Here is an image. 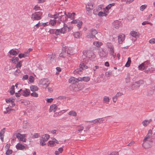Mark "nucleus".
I'll return each instance as SVG.
<instances>
[{
  "label": "nucleus",
  "mask_w": 155,
  "mask_h": 155,
  "mask_svg": "<svg viewBox=\"0 0 155 155\" xmlns=\"http://www.w3.org/2000/svg\"><path fill=\"white\" fill-rule=\"evenodd\" d=\"M21 95L26 97L29 96L30 94V91L29 90L27 89H25L24 90H22L21 93Z\"/></svg>",
  "instance_id": "2eb2a0df"
},
{
  "label": "nucleus",
  "mask_w": 155,
  "mask_h": 155,
  "mask_svg": "<svg viewBox=\"0 0 155 155\" xmlns=\"http://www.w3.org/2000/svg\"><path fill=\"white\" fill-rule=\"evenodd\" d=\"M107 47L110 49H114L113 45L111 43H107Z\"/></svg>",
  "instance_id": "c03bdc74"
},
{
  "label": "nucleus",
  "mask_w": 155,
  "mask_h": 155,
  "mask_svg": "<svg viewBox=\"0 0 155 155\" xmlns=\"http://www.w3.org/2000/svg\"><path fill=\"white\" fill-rule=\"evenodd\" d=\"M28 75L26 74L23 76L22 78V80L24 81L28 79Z\"/></svg>",
  "instance_id": "e2e57ef3"
},
{
  "label": "nucleus",
  "mask_w": 155,
  "mask_h": 155,
  "mask_svg": "<svg viewBox=\"0 0 155 155\" xmlns=\"http://www.w3.org/2000/svg\"><path fill=\"white\" fill-rule=\"evenodd\" d=\"M33 10L35 11H38L41 10V8L39 5H36L33 8Z\"/></svg>",
  "instance_id": "79ce46f5"
},
{
  "label": "nucleus",
  "mask_w": 155,
  "mask_h": 155,
  "mask_svg": "<svg viewBox=\"0 0 155 155\" xmlns=\"http://www.w3.org/2000/svg\"><path fill=\"white\" fill-rule=\"evenodd\" d=\"M5 154L7 155H10L12 153V150L11 149H8L6 150Z\"/></svg>",
  "instance_id": "de8ad7c7"
},
{
  "label": "nucleus",
  "mask_w": 155,
  "mask_h": 155,
  "mask_svg": "<svg viewBox=\"0 0 155 155\" xmlns=\"http://www.w3.org/2000/svg\"><path fill=\"white\" fill-rule=\"evenodd\" d=\"M93 13L95 15H98L100 17L106 16L108 14L107 10H105L102 6H100L96 9L93 11Z\"/></svg>",
  "instance_id": "f257e3e1"
},
{
  "label": "nucleus",
  "mask_w": 155,
  "mask_h": 155,
  "mask_svg": "<svg viewBox=\"0 0 155 155\" xmlns=\"http://www.w3.org/2000/svg\"><path fill=\"white\" fill-rule=\"evenodd\" d=\"M140 81H138L133 83L131 86V89L134 90L138 88L140 85Z\"/></svg>",
  "instance_id": "ddd939ff"
},
{
  "label": "nucleus",
  "mask_w": 155,
  "mask_h": 155,
  "mask_svg": "<svg viewBox=\"0 0 155 155\" xmlns=\"http://www.w3.org/2000/svg\"><path fill=\"white\" fill-rule=\"evenodd\" d=\"M19 141L26 142V135L25 134H21L19 133H15L14 134Z\"/></svg>",
  "instance_id": "7ed1b4c3"
},
{
  "label": "nucleus",
  "mask_w": 155,
  "mask_h": 155,
  "mask_svg": "<svg viewBox=\"0 0 155 155\" xmlns=\"http://www.w3.org/2000/svg\"><path fill=\"white\" fill-rule=\"evenodd\" d=\"M87 37L88 38H94L95 37V36H94L92 34L91 32L90 31V32L87 35Z\"/></svg>",
  "instance_id": "ea45409f"
},
{
  "label": "nucleus",
  "mask_w": 155,
  "mask_h": 155,
  "mask_svg": "<svg viewBox=\"0 0 155 155\" xmlns=\"http://www.w3.org/2000/svg\"><path fill=\"white\" fill-rule=\"evenodd\" d=\"M77 131H76L78 133H81L83 130L84 129V127L81 125L77 127Z\"/></svg>",
  "instance_id": "a878e982"
},
{
  "label": "nucleus",
  "mask_w": 155,
  "mask_h": 155,
  "mask_svg": "<svg viewBox=\"0 0 155 155\" xmlns=\"http://www.w3.org/2000/svg\"><path fill=\"white\" fill-rule=\"evenodd\" d=\"M91 31L92 34L94 36H95V35L97 33V31L94 29H92L91 30Z\"/></svg>",
  "instance_id": "8fccbe9b"
},
{
  "label": "nucleus",
  "mask_w": 155,
  "mask_h": 155,
  "mask_svg": "<svg viewBox=\"0 0 155 155\" xmlns=\"http://www.w3.org/2000/svg\"><path fill=\"white\" fill-rule=\"evenodd\" d=\"M74 35L75 38H79L82 35V34L80 32H76L74 33Z\"/></svg>",
  "instance_id": "c85d7f7f"
},
{
  "label": "nucleus",
  "mask_w": 155,
  "mask_h": 155,
  "mask_svg": "<svg viewBox=\"0 0 155 155\" xmlns=\"http://www.w3.org/2000/svg\"><path fill=\"white\" fill-rule=\"evenodd\" d=\"M83 81L87 82L89 81L90 78L89 77H83Z\"/></svg>",
  "instance_id": "37998d69"
},
{
  "label": "nucleus",
  "mask_w": 155,
  "mask_h": 155,
  "mask_svg": "<svg viewBox=\"0 0 155 155\" xmlns=\"http://www.w3.org/2000/svg\"><path fill=\"white\" fill-rule=\"evenodd\" d=\"M86 8L87 14L89 15H91V11L93 9V4L89 3L86 5Z\"/></svg>",
  "instance_id": "6e6552de"
},
{
  "label": "nucleus",
  "mask_w": 155,
  "mask_h": 155,
  "mask_svg": "<svg viewBox=\"0 0 155 155\" xmlns=\"http://www.w3.org/2000/svg\"><path fill=\"white\" fill-rule=\"evenodd\" d=\"M99 54L100 57H103L106 56L105 53L103 50L100 51L99 52Z\"/></svg>",
  "instance_id": "c9c22d12"
},
{
  "label": "nucleus",
  "mask_w": 155,
  "mask_h": 155,
  "mask_svg": "<svg viewBox=\"0 0 155 155\" xmlns=\"http://www.w3.org/2000/svg\"><path fill=\"white\" fill-rule=\"evenodd\" d=\"M69 54L68 51L66 52V49L64 48L61 52L59 56L61 57L65 58L67 57L69 55Z\"/></svg>",
  "instance_id": "1a4fd4ad"
},
{
  "label": "nucleus",
  "mask_w": 155,
  "mask_h": 155,
  "mask_svg": "<svg viewBox=\"0 0 155 155\" xmlns=\"http://www.w3.org/2000/svg\"><path fill=\"white\" fill-rule=\"evenodd\" d=\"M69 82L70 83L73 84L72 86L74 87L73 89L74 91H76L79 90L78 89V88L77 85L74 84L77 83L76 78L74 77H71L69 80Z\"/></svg>",
  "instance_id": "39448f33"
},
{
  "label": "nucleus",
  "mask_w": 155,
  "mask_h": 155,
  "mask_svg": "<svg viewBox=\"0 0 155 155\" xmlns=\"http://www.w3.org/2000/svg\"><path fill=\"white\" fill-rule=\"evenodd\" d=\"M130 34L133 37L136 38H138L140 36V34L138 32L133 31H131Z\"/></svg>",
  "instance_id": "dca6fc26"
},
{
  "label": "nucleus",
  "mask_w": 155,
  "mask_h": 155,
  "mask_svg": "<svg viewBox=\"0 0 155 155\" xmlns=\"http://www.w3.org/2000/svg\"><path fill=\"white\" fill-rule=\"evenodd\" d=\"M22 61H20L19 62H18L16 66V67L17 68L21 69V67L22 66Z\"/></svg>",
  "instance_id": "4c0bfd02"
},
{
  "label": "nucleus",
  "mask_w": 155,
  "mask_h": 155,
  "mask_svg": "<svg viewBox=\"0 0 155 155\" xmlns=\"http://www.w3.org/2000/svg\"><path fill=\"white\" fill-rule=\"evenodd\" d=\"M53 99L52 98H48L46 100V101L49 103H51L53 101Z\"/></svg>",
  "instance_id": "338daca9"
},
{
  "label": "nucleus",
  "mask_w": 155,
  "mask_h": 155,
  "mask_svg": "<svg viewBox=\"0 0 155 155\" xmlns=\"http://www.w3.org/2000/svg\"><path fill=\"white\" fill-rule=\"evenodd\" d=\"M112 73L108 71L106 72L105 73V75L107 77H109L111 75Z\"/></svg>",
  "instance_id": "052dcab7"
},
{
  "label": "nucleus",
  "mask_w": 155,
  "mask_h": 155,
  "mask_svg": "<svg viewBox=\"0 0 155 155\" xmlns=\"http://www.w3.org/2000/svg\"><path fill=\"white\" fill-rule=\"evenodd\" d=\"M9 92L11 95H13L15 93V86L12 85L10 89Z\"/></svg>",
  "instance_id": "f704fd0d"
},
{
  "label": "nucleus",
  "mask_w": 155,
  "mask_h": 155,
  "mask_svg": "<svg viewBox=\"0 0 155 155\" xmlns=\"http://www.w3.org/2000/svg\"><path fill=\"white\" fill-rule=\"evenodd\" d=\"M38 133H35L33 135L32 137L34 138H36L38 137Z\"/></svg>",
  "instance_id": "774afa93"
},
{
  "label": "nucleus",
  "mask_w": 155,
  "mask_h": 155,
  "mask_svg": "<svg viewBox=\"0 0 155 155\" xmlns=\"http://www.w3.org/2000/svg\"><path fill=\"white\" fill-rule=\"evenodd\" d=\"M59 14H56L54 15H51L49 14H48V16L51 18H54V19H57L58 18L59 16Z\"/></svg>",
  "instance_id": "5701e85b"
},
{
  "label": "nucleus",
  "mask_w": 155,
  "mask_h": 155,
  "mask_svg": "<svg viewBox=\"0 0 155 155\" xmlns=\"http://www.w3.org/2000/svg\"><path fill=\"white\" fill-rule=\"evenodd\" d=\"M74 73L75 74H81L82 73V71L80 70V68L77 69L74 71Z\"/></svg>",
  "instance_id": "58836bf2"
},
{
  "label": "nucleus",
  "mask_w": 155,
  "mask_h": 155,
  "mask_svg": "<svg viewBox=\"0 0 155 155\" xmlns=\"http://www.w3.org/2000/svg\"><path fill=\"white\" fill-rule=\"evenodd\" d=\"M10 146H11V144L10 143H9L7 144L5 147V150H6L9 149L10 147Z\"/></svg>",
  "instance_id": "680f3d73"
},
{
  "label": "nucleus",
  "mask_w": 155,
  "mask_h": 155,
  "mask_svg": "<svg viewBox=\"0 0 155 155\" xmlns=\"http://www.w3.org/2000/svg\"><path fill=\"white\" fill-rule=\"evenodd\" d=\"M50 137V136L48 134H45L42 136V139L40 142V144L44 146L46 144L45 142H46Z\"/></svg>",
  "instance_id": "423d86ee"
},
{
  "label": "nucleus",
  "mask_w": 155,
  "mask_h": 155,
  "mask_svg": "<svg viewBox=\"0 0 155 155\" xmlns=\"http://www.w3.org/2000/svg\"><path fill=\"white\" fill-rule=\"evenodd\" d=\"M73 20V21L71 22V24H77L78 21H79L77 20H75L74 19Z\"/></svg>",
  "instance_id": "bf43d9fd"
},
{
  "label": "nucleus",
  "mask_w": 155,
  "mask_h": 155,
  "mask_svg": "<svg viewBox=\"0 0 155 155\" xmlns=\"http://www.w3.org/2000/svg\"><path fill=\"white\" fill-rule=\"evenodd\" d=\"M64 14L68 18H70L71 19H74V16L75 15V14L74 13H68L67 14H66V12H65Z\"/></svg>",
  "instance_id": "f3484780"
},
{
  "label": "nucleus",
  "mask_w": 155,
  "mask_h": 155,
  "mask_svg": "<svg viewBox=\"0 0 155 155\" xmlns=\"http://www.w3.org/2000/svg\"><path fill=\"white\" fill-rule=\"evenodd\" d=\"M125 38V35L123 34L119 35L118 37V41L119 44H121L124 41Z\"/></svg>",
  "instance_id": "9b49d317"
},
{
  "label": "nucleus",
  "mask_w": 155,
  "mask_h": 155,
  "mask_svg": "<svg viewBox=\"0 0 155 155\" xmlns=\"http://www.w3.org/2000/svg\"><path fill=\"white\" fill-rule=\"evenodd\" d=\"M115 5L114 3H112L108 5L107 6H106L105 8H103L104 9L106 10H107L108 11V13H109V10L111 8V7L114 6Z\"/></svg>",
  "instance_id": "bb28decb"
},
{
  "label": "nucleus",
  "mask_w": 155,
  "mask_h": 155,
  "mask_svg": "<svg viewBox=\"0 0 155 155\" xmlns=\"http://www.w3.org/2000/svg\"><path fill=\"white\" fill-rule=\"evenodd\" d=\"M110 54L111 55L113 56L114 58H115V55L114 54V49H110Z\"/></svg>",
  "instance_id": "49530a36"
},
{
  "label": "nucleus",
  "mask_w": 155,
  "mask_h": 155,
  "mask_svg": "<svg viewBox=\"0 0 155 155\" xmlns=\"http://www.w3.org/2000/svg\"><path fill=\"white\" fill-rule=\"evenodd\" d=\"M67 26L66 24H64V26L60 30L61 33L65 34L67 32Z\"/></svg>",
  "instance_id": "aec40b11"
},
{
  "label": "nucleus",
  "mask_w": 155,
  "mask_h": 155,
  "mask_svg": "<svg viewBox=\"0 0 155 155\" xmlns=\"http://www.w3.org/2000/svg\"><path fill=\"white\" fill-rule=\"evenodd\" d=\"M120 22L116 20L114 22V28H119Z\"/></svg>",
  "instance_id": "2f4dec72"
},
{
  "label": "nucleus",
  "mask_w": 155,
  "mask_h": 155,
  "mask_svg": "<svg viewBox=\"0 0 155 155\" xmlns=\"http://www.w3.org/2000/svg\"><path fill=\"white\" fill-rule=\"evenodd\" d=\"M142 25H144L146 24H150L151 25H152V24L151 22H149L147 21H145L142 23Z\"/></svg>",
  "instance_id": "4d7b16f0"
},
{
  "label": "nucleus",
  "mask_w": 155,
  "mask_h": 155,
  "mask_svg": "<svg viewBox=\"0 0 155 155\" xmlns=\"http://www.w3.org/2000/svg\"><path fill=\"white\" fill-rule=\"evenodd\" d=\"M22 91V89H20L19 91H18V92L15 93V96L16 97H19L21 94L20 92Z\"/></svg>",
  "instance_id": "09e8293b"
},
{
  "label": "nucleus",
  "mask_w": 155,
  "mask_h": 155,
  "mask_svg": "<svg viewBox=\"0 0 155 155\" xmlns=\"http://www.w3.org/2000/svg\"><path fill=\"white\" fill-rule=\"evenodd\" d=\"M15 109L8 107L6 108V111H4V112L5 114L9 113L11 111H15Z\"/></svg>",
  "instance_id": "b1692460"
},
{
  "label": "nucleus",
  "mask_w": 155,
  "mask_h": 155,
  "mask_svg": "<svg viewBox=\"0 0 155 155\" xmlns=\"http://www.w3.org/2000/svg\"><path fill=\"white\" fill-rule=\"evenodd\" d=\"M68 114L71 116L75 117L77 115L76 112L74 110H71L68 113Z\"/></svg>",
  "instance_id": "c756f323"
},
{
  "label": "nucleus",
  "mask_w": 155,
  "mask_h": 155,
  "mask_svg": "<svg viewBox=\"0 0 155 155\" xmlns=\"http://www.w3.org/2000/svg\"><path fill=\"white\" fill-rule=\"evenodd\" d=\"M16 149L18 150H24L26 149L25 146L23 144L18 143L16 146Z\"/></svg>",
  "instance_id": "f8f14e48"
},
{
  "label": "nucleus",
  "mask_w": 155,
  "mask_h": 155,
  "mask_svg": "<svg viewBox=\"0 0 155 155\" xmlns=\"http://www.w3.org/2000/svg\"><path fill=\"white\" fill-rule=\"evenodd\" d=\"M147 5L146 4L141 5L140 8V10L141 11H143L146 8Z\"/></svg>",
  "instance_id": "a18cd8bd"
},
{
  "label": "nucleus",
  "mask_w": 155,
  "mask_h": 155,
  "mask_svg": "<svg viewBox=\"0 0 155 155\" xmlns=\"http://www.w3.org/2000/svg\"><path fill=\"white\" fill-rule=\"evenodd\" d=\"M18 57H12L9 60V61L10 62L15 64H16V63L18 62Z\"/></svg>",
  "instance_id": "412c9836"
},
{
  "label": "nucleus",
  "mask_w": 155,
  "mask_h": 155,
  "mask_svg": "<svg viewBox=\"0 0 155 155\" xmlns=\"http://www.w3.org/2000/svg\"><path fill=\"white\" fill-rule=\"evenodd\" d=\"M30 89L31 91H36L38 90V88L37 86L32 85L30 87Z\"/></svg>",
  "instance_id": "473e14b6"
},
{
  "label": "nucleus",
  "mask_w": 155,
  "mask_h": 155,
  "mask_svg": "<svg viewBox=\"0 0 155 155\" xmlns=\"http://www.w3.org/2000/svg\"><path fill=\"white\" fill-rule=\"evenodd\" d=\"M51 140L48 142V146L49 147H52L56 146L57 144L59 143L58 141L55 138L51 139Z\"/></svg>",
  "instance_id": "0eeeda50"
},
{
  "label": "nucleus",
  "mask_w": 155,
  "mask_h": 155,
  "mask_svg": "<svg viewBox=\"0 0 155 155\" xmlns=\"http://www.w3.org/2000/svg\"><path fill=\"white\" fill-rule=\"evenodd\" d=\"M49 84L48 79L44 78L39 81L38 84L44 88H46L48 86Z\"/></svg>",
  "instance_id": "f03ea898"
},
{
  "label": "nucleus",
  "mask_w": 155,
  "mask_h": 155,
  "mask_svg": "<svg viewBox=\"0 0 155 155\" xmlns=\"http://www.w3.org/2000/svg\"><path fill=\"white\" fill-rule=\"evenodd\" d=\"M5 130V128H3L0 131V136L4 135Z\"/></svg>",
  "instance_id": "5fc2aeb1"
},
{
  "label": "nucleus",
  "mask_w": 155,
  "mask_h": 155,
  "mask_svg": "<svg viewBox=\"0 0 155 155\" xmlns=\"http://www.w3.org/2000/svg\"><path fill=\"white\" fill-rule=\"evenodd\" d=\"M42 13L41 12H36L31 15V18L33 21L39 20L41 18Z\"/></svg>",
  "instance_id": "20e7f679"
},
{
  "label": "nucleus",
  "mask_w": 155,
  "mask_h": 155,
  "mask_svg": "<svg viewBox=\"0 0 155 155\" xmlns=\"http://www.w3.org/2000/svg\"><path fill=\"white\" fill-rule=\"evenodd\" d=\"M34 79V78L32 76H30L29 78V81L31 83H33Z\"/></svg>",
  "instance_id": "3c124183"
},
{
  "label": "nucleus",
  "mask_w": 155,
  "mask_h": 155,
  "mask_svg": "<svg viewBox=\"0 0 155 155\" xmlns=\"http://www.w3.org/2000/svg\"><path fill=\"white\" fill-rule=\"evenodd\" d=\"M80 70H82L86 69L87 68V66L85 65L84 64L82 63H81L79 65V66Z\"/></svg>",
  "instance_id": "cd10ccee"
},
{
  "label": "nucleus",
  "mask_w": 155,
  "mask_h": 155,
  "mask_svg": "<svg viewBox=\"0 0 155 155\" xmlns=\"http://www.w3.org/2000/svg\"><path fill=\"white\" fill-rule=\"evenodd\" d=\"M83 22L81 21H79L77 23V26L79 29H80L81 27Z\"/></svg>",
  "instance_id": "a19ab883"
},
{
  "label": "nucleus",
  "mask_w": 155,
  "mask_h": 155,
  "mask_svg": "<svg viewBox=\"0 0 155 155\" xmlns=\"http://www.w3.org/2000/svg\"><path fill=\"white\" fill-rule=\"evenodd\" d=\"M19 68L15 72V74L16 75H18L21 73V71Z\"/></svg>",
  "instance_id": "603ef678"
},
{
  "label": "nucleus",
  "mask_w": 155,
  "mask_h": 155,
  "mask_svg": "<svg viewBox=\"0 0 155 155\" xmlns=\"http://www.w3.org/2000/svg\"><path fill=\"white\" fill-rule=\"evenodd\" d=\"M61 33L60 32V29H57L55 30V34L56 35H59Z\"/></svg>",
  "instance_id": "69168bd1"
},
{
  "label": "nucleus",
  "mask_w": 155,
  "mask_h": 155,
  "mask_svg": "<svg viewBox=\"0 0 155 155\" xmlns=\"http://www.w3.org/2000/svg\"><path fill=\"white\" fill-rule=\"evenodd\" d=\"M109 100L110 99L109 97H104L103 99L104 102L106 103H108Z\"/></svg>",
  "instance_id": "6e6d98bb"
},
{
  "label": "nucleus",
  "mask_w": 155,
  "mask_h": 155,
  "mask_svg": "<svg viewBox=\"0 0 155 155\" xmlns=\"http://www.w3.org/2000/svg\"><path fill=\"white\" fill-rule=\"evenodd\" d=\"M31 96L34 97H37L38 96V95L37 93L33 92L31 94Z\"/></svg>",
  "instance_id": "0e129e2a"
},
{
  "label": "nucleus",
  "mask_w": 155,
  "mask_h": 155,
  "mask_svg": "<svg viewBox=\"0 0 155 155\" xmlns=\"http://www.w3.org/2000/svg\"><path fill=\"white\" fill-rule=\"evenodd\" d=\"M19 53V51H16L14 49H11L9 52V53L10 55L14 56H16Z\"/></svg>",
  "instance_id": "6ab92c4d"
},
{
  "label": "nucleus",
  "mask_w": 155,
  "mask_h": 155,
  "mask_svg": "<svg viewBox=\"0 0 155 155\" xmlns=\"http://www.w3.org/2000/svg\"><path fill=\"white\" fill-rule=\"evenodd\" d=\"M56 20H50L49 23V25L50 24L51 25L54 26L56 24Z\"/></svg>",
  "instance_id": "72a5a7b5"
},
{
  "label": "nucleus",
  "mask_w": 155,
  "mask_h": 155,
  "mask_svg": "<svg viewBox=\"0 0 155 155\" xmlns=\"http://www.w3.org/2000/svg\"><path fill=\"white\" fill-rule=\"evenodd\" d=\"M15 100V99L13 98V97H10L5 99L7 103H11V104L12 105H10L11 107H13L15 106V104L14 103Z\"/></svg>",
  "instance_id": "9d476101"
},
{
  "label": "nucleus",
  "mask_w": 155,
  "mask_h": 155,
  "mask_svg": "<svg viewBox=\"0 0 155 155\" xmlns=\"http://www.w3.org/2000/svg\"><path fill=\"white\" fill-rule=\"evenodd\" d=\"M28 54L26 52H25L23 53H20L18 55V57L20 58H25L26 57H28Z\"/></svg>",
  "instance_id": "4be33fe9"
},
{
  "label": "nucleus",
  "mask_w": 155,
  "mask_h": 155,
  "mask_svg": "<svg viewBox=\"0 0 155 155\" xmlns=\"http://www.w3.org/2000/svg\"><path fill=\"white\" fill-rule=\"evenodd\" d=\"M149 43L151 44H155V38H152L149 41Z\"/></svg>",
  "instance_id": "864d4df0"
},
{
  "label": "nucleus",
  "mask_w": 155,
  "mask_h": 155,
  "mask_svg": "<svg viewBox=\"0 0 155 155\" xmlns=\"http://www.w3.org/2000/svg\"><path fill=\"white\" fill-rule=\"evenodd\" d=\"M89 122L90 123H93L94 124L98 123V119H96L94 120L90 121H89Z\"/></svg>",
  "instance_id": "13d9d810"
},
{
  "label": "nucleus",
  "mask_w": 155,
  "mask_h": 155,
  "mask_svg": "<svg viewBox=\"0 0 155 155\" xmlns=\"http://www.w3.org/2000/svg\"><path fill=\"white\" fill-rule=\"evenodd\" d=\"M57 106L56 104H53L51 105L49 109V112H55L57 110Z\"/></svg>",
  "instance_id": "a211bd4d"
},
{
  "label": "nucleus",
  "mask_w": 155,
  "mask_h": 155,
  "mask_svg": "<svg viewBox=\"0 0 155 155\" xmlns=\"http://www.w3.org/2000/svg\"><path fill=\"white\" fill-rule=\"evenodd\" d=\"M131 62V58H130L129 57L128 58L127 61L125 65V66L127 67H129L130 65Z\"/></svg>",
  "instance_id": "e433bc0d"
},
{
  "label": "nucleus",
  "mask_w": 155,
  "mask_h": 155,
  "mask_svg": "<svg viewBox=\"0 0 155 155\" xmlns=\"http://www.w3.org/2000/svg\"><path fill=\"white\" fill-rule=\"evenodd\" d=\"M145 62H144L142 63L138 67V69L139 70L143 71V70L145 68Z\"/></svg>",
  "instance_id": "7c9ffc66"
},
{
  "label": "nucleus",
  "mask_w": 155,
  "mask_h": 155,
  "mask_svg": "<svg viewBox=\"0 0 155 155\" xmlns=\"http://www.w3.org/2000/svg\"><path fill=\"white\" fill-rule=\"evenodd\" d=\"M152 121L151 119L149 120H143L142 122V124L145 127L147 126Z\"/></svg>",
  "instance_id": "4468645a"
},
{
  "label": "nucleus",
  "mask_w": 155,
  "mask_h": 155,
  "mask_svg": "<svg viewBox=\"0 0 155 155\" xmlns=\"http://www.w3.org/2000/svg\"><path fill=\"white\" fill-rule=\"evenodd\" d=\"M93 44L95 46L99 47L103 45V43L101 41H95L94 42Z\"/></svg>",
  "instance_id": "393cba45"
}]
</instances>
